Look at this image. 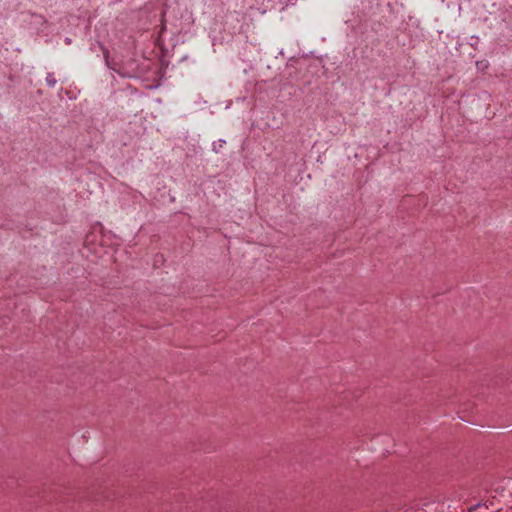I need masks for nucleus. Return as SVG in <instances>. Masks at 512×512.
Masks as SVG:
<instances>
[{"label":"nucleus","instance_id":"obj_1","mask_svg":"<svg viewBox=\"0 0 512 512\" xmlns=\"http://www.w3.org/2000/svg\"><path fill=\"white\" fill-rule=\"evenodd\" d=\"M48 83L52 84V83H54V81H52V79H49Z\"/></svg>","mask_w":512,"mask_h":512},{"label":"nucleus","instance_id":"obj_2","mask_svg":"<svg viewBox=\"0 0 512 512\" xmlns=\"http://www.w3.org/2000/svg\"><path fill=\"white\" fill-rule=\"evenodd\" d=\"M48 83L52 84V83H54V81H52V79H49Z\"/></svg>","mask_w":512,"mask_h":512}]
</instances>
